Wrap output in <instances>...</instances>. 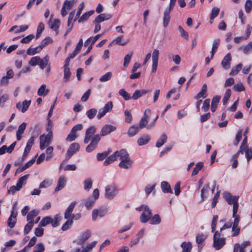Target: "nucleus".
<instances>
[{
  "label": "nucleus",
  "mask_w": 252,
  "mask_h": 252,
  "mask_svg": "<svg viewBox=\"0 0 252 252\" xmlns=\"http://www.w3.org/2000/svg\"><path fill=\"white\" fill-rule=\"evenodd\" d=\"M136 209L139 211H142L140 218L141 222L146 223L151 219L152 215V211L147 205H142Z\"/></svg>",
  "instance_id": "f257e3e1"
},
{
  "label": "nucleus",
  "mask_w": 252,
  "mask_h": 252,
  "mask_svg": "<svg viewBox=\"0 0 252 252\" xmlns=\"http://www.w3.org/2000/svg\"><path fill=\"white\" fill-rule=\"evenodd\" d=\"M225 244V239L220 237V233L219 231L215 232L213 237V246L216 250L221 249Z\"/></svg>",
  "instance_id": "f03ea898"
},
{
  "label": "nucleus",
  "mask_w": 252,
  "mask_h": 252,
  "mask_svg": "<svg viewBox=\"0 0 252 252\" xmlns=\"http://www.w3.org/2000/svg\"><path fill=\"white\" fill-rule=\"evenodd\" d=\"M119 192L117 185L111 184L105 187V197L108 199H112Z\"/></svg>",
  "instance_id": "7ed1b4c3"
},
{
  "label": "nucleus",
  "mask_w": 252,
  "mask_h": 252,
  "mask_svg": "<svg viewBox=\"0 0 252 252\" xmlns=\"http://www.w3.org/2000/svg\"><path fill=\"white\" fill-rule=\"evenodd\" d=\"M91 235V231L89 230H86L81 233L78 238L76 240H74L73 243L80 246H83L85 242L90 237Z\"/></svg>",
  "instance_id": "20e7f679"
},
{
  "label": "nucleus",
  "mask_w": 252,
  "mask_h": 252,
  "mask_svg": "<svg viewBox=\"0 0 252 252\" xmlns=\"http://www.w3.org/2000/svg\"><path fill=\"white\" fill-rule=\"evenodd\" d=\"M100 140V135L98 134L94 135L92 138L91 143L87 146L86 150L87 152H91L94 150L97 147V145Z\"/></svg>",
  "instance_id": "39448f33"
},
{
  "label": "nucleus",
  "mask_w": 252,
  "mask_h": 252,
  "mask_svg": "<svg viewBox=\"0 0 252 252\" xmlns=\"http://www.w3.org/2000/svg\"><path fill=\"white\" fill-rule=\"evenodd\" d=\"M113 103L112 101L108 102L103 108L100 109L97 115L98 119H100L103 117L107 113L110 112L112 111L113 108Z\"/></svg>",
  "instance_id": "423d86ee"
},
{
  "label": "nucleus",
  "mask_w": 252,
  "mask_h": 252,
  "mask_svg": "<svg viewBox=\"0 0 252 252\" xmlns=\"http://www.w3.org/2000/svg\"><path fill=\"white\" fill-rule=\"evenodd\" d=\"M76 2V0H65L61 9L62 16L63 17L66 16L68 13L67 10H70Z\"/></svg>",
  "instance_id": "0eeeda50"
},
{
  "label": "nucleus",
  "mask_w": 252,
  "mask_h": 252,
  "mask_svg": "<svg viewBox=\"0 0 252 252\" xmlns=\"http://www.w3.org/2000/svg\"><path fill=\"white\" fill-rule=\"evenodd\" d=\"M159 50L155 49L152 53V72H155L157 69L158 61L159 58Z\"/></svg>",
  "instance_id": "6e6552de"
},
{
  "label": "nucleus",
  "mask_w": 252,
  "mask_h": 252,
  "mask_svg": "<svg viewBox=\"0 0 252 252\" xmlns=\"http://www.w3.org/2000/svg\"><path fill=\"white\" fill-rule=\"evenodd\" d=\"M174 6L169 5V6L166 8L163 13V25L164 28H166L168 25L170 19V12L173 9Z\"/></svg>",
  "instance_id": "1a4fd4ad"
},
{
  "label": "nucleus",
  "mask_w": 252,
  "mask_h": 252,
  "mask_svg": "<svg viewBox=\"0 0 252 252\" xmlns=\"http://www.w3.org/2000/svg\"><path fill=\"white\" fill-rule=\"evenodd\" d=\"M150 114H151L150 110L146 109L145 111L144 115L141 118V119L139 122V125L138 126V127L140 129L143 128L146 126V125L148 122V121H149V116H150Z\"/></svg>",
  "instance_id": "9d476101"
},
{
  "label": "nucleus",
  "mask_w": 252,
  "mask_h": 252,
  "mask_svg": "<svg viewBox=\"0 0 252 252\" xmlns=\"http://www.w3.org/2000/svg\"><path fill=\"white\" fill-rule=\"evenodd\" d=\"M96 131V128L94 126H91L87 129L85 133V137L84 140V143L87 144L89 142L91 138L95 133Z\"/></svg>",
  "instance_id": "9b49d317"
},
{
  "label": "nucleus",
  "mask_w": 252,
  "mask_h": 252,
  "mask_svg": "<svg viewBox=\"0 0 252 252\" xmlns=\"http://www.w3.org/2000/svg\"><path fill=\"white\" fill-rule=\"evenodd\" d=\"M116 127L111 125H104L101 129L100 135L101 136H104L109 134L111 132L115 131Z\"/></svg>",
  "instance_id": "f8f14e48"
},
{
  "label": "nucleus",
  "mask_w": 252,
  "mask_h": 252,
  "mask_svg": "<svg viewBox=\"0 0 252 252\" xmlns=\"http://www.w3.org/2000/svg\"><path fill=\"white\" fill-rule=\"evenodd\" d=\"M80 148L79 145L77 143L71 144L67 150L66 154V158H69L75 153L79 151Z\"/></svg>",
  "instance_id": "ddd939ff"
},
{
  "label": "nucleus",
  "mask_w": 252,
  "mask_h": 252,
  "mask_svg": "<svg viewBox=\"0 0 252 252\" xmlns=\"http://www.w3.org/2000/svg\"><path fill=\"white\" fill-rule=\"evenodd\" d=\"M107 211L105 209L100 208L99 209H95L92 212V219L95 220L97 217H103L106 214Z\"/></svg>",
  "instance_id": "4468645a"
},
{
  "label": "nucleus",
  "mask_w": 252,
  "mask_h": 252,
  "mask_svg": "<svg viewBox=\"0 0 252 252\" xmlns=\"http://www.w3.org/2000/svg\"><path fill=\"white\" fill-rule=\"evenodd\" d=\"M224 197L229 204H233L238 202L239 198L238 196H233L228 192L224 194Z\"/></svg>",
  "instance_id": "2eb2a0df"
},
{
  "label": "nucleus",
  "mask_w": 252,
  "mask_h": 252,
  "mask_svg": "<svg viewBox=\"0 0 252 252\" xmlns=\"http://www.w3.org/2000/svg\"><path fill=\"white\" fill-rule=\"evenodd\" d=\"M132 164V161L130 159V158H127L126 159L121 160L119 164L120 168L123 169H128L130 168Z\"/></svg>",
  "instance_id": "dca6fc26"
},
{
  "label": "nucleus",
  "mask_w": 252,
  "mask_h": 252,
  "mask_svg": "<svg viewBox=\"0 0 252 252\" xmlns=\"http://www.w3.org/2000/svg\"><path fill=\"white\" fill-rule=\"evenodd\" d=\"M111 18L110 14L103 13L98 15L93 21V23H99L105 20H109Z\"/></svg>",
  "instance_id": "f3484780"
},
{
  "label": "nucleus",
  "mask_w": 252,
  "mask_h": 252,
  "mask_svg": "<svg viewBox=\"0 0 252 252\" xmlns=\"http://www.w3.org/2000/svg\"><path fill=\"white\" fill-rule=\"evenodd\" d=\"M231 61V54L228 53L223 59L221 62V65L225 69H228L230 67V61Z\"/></svg>",
  "instance_id": "a211bd4d"
},
{
  "label": "nucleus",
  "mask_w": 252,
  "mask_h": 252,
  "mask_svg": "<svg viewBox=\"0 0 252 252\" xmlns=\"http://www.w3.org/2000/svg\"><path fill=\"white\" fill-rule=\"evenodd\" d=\"M51 141L47 139L44 134H42L40 136V148L41 150L44 149L50 143Z\"/></svg>",
  "instance_id": "6ab92c4d"
},
{
  "label": "nucleus",
  "mask_w": 252,
  "mask_h": 252,
  "mask_svg": "<svg viewBox=\"0 0 252 252\" xmlns=\"http://www.w3.org/2000/svg\"><path fill=\"white\" fill-rule=\"evenodd\" d=\"M27 124L26 123H23L18 127V129L16 132V137L18 140H20L22 137L21 135L24 133Z\"/></svg>",
  "instance_id": "aec40b11"
},
{
  "label": "nucleus",
  "mask_w": 252,
  "mask_h": 252,
  "mask_svg": "<svg viewBox=\"0 0 252 252\" xmlns=\"http://www.w3.org/2000/svg\"><path fill=\"white\" fill-rule=\"evenodd\" d=\"M140 129L138 126H132L127 131V135L129 137H133L138 132Z\"/></svg>",
  "instance_id": "412c9836"
},
{
  "label": "nucleus",
  "mask_w": 252,
  "mask_h": 252,
  "mask_svg": "<svg viewBox=\"0 0 252 252\" xmlns=\"http://www.w3.org/2000/svg\"><path fill=\"white\" fill-rule=\"evenodd\" d=\"M207 85L204 84L202 86L201 91L198 93L195 98L196 99H198L201 97L203 98L206 97L207 96Z\"/></svg>",
  "instance_id": "4be33fe9"
},
{
  "label": "nucleus",
  "mask_w": 252,
  "mask_h": 252,
  "mask_svg": "<svg viewBox=\"0 0 252 252\" xmlns=\"http://www.w3.org/2000/svg\"><path fill=\"white\" fill-rule=\"evenodd\" d=\"M115 153H117L116 154L117 158L119 157L121 160L129 157L128 153L125 149H122L120 151H117Z\"/></svg>",
  "instance_id": "5701e85b"
},
{
  "label": "nucleus",
  "mask_w": 252,
  "mask_h": 252,
  "mask_svg": "<svg viewBox=\"0 0 252 252\" xmlns=\"http://www.w3.org/2000/svg\"><path fill=\"white\" fill-rule=\"evenodd\" d=\"M150 136L148 135H144L140 137L137 140V144L139 146H142L147 144L150 140Z\"/></svg>",
  "instance_id": "b1692460"
},
{
  "label": "nucleus",
  "mask_w": 252,
  "mask_h": 252,
  "mask_svg": "<svg viewBox=\"0 0 252 252\" xmlns=\"http://www.w3.org/2000/svg\"><path fill=\"white\" fill-rule=\"evenodd\" d=\"M65 179L63 176L60 177L56 188L55 189V191H58L62 189L65 186Z\"/></svg>",
  "instance_id": "393cba45"
},
{
  "label": "nucleus",
  "mask_w": 252,
  "mask_h": 252,
  "mask_svg": "<svg viewBox=\"0 0 252 252\" xmlns=\"http://www.w3.org/2000/svg\"><path fill=\"white\" fill-rule=\"evenodd\" d=\"M220 99V96L219 95L215 96L212 100L211 102V111L213 112H214L217 109V105L218 103L219 102Z\"/></svg>",
  "instance_id": "a878e982"
},
{
  "label": "nucleus",
  "mask_w": 252,
  "mask_h": 252,
  "mask_svg": "<svg viewBox=\"0 0 252 252\" xmlns=\"http://www.w3.org/2000/svg\"><path fill=\"white\" fill-rule=\"evenodd\" d=\"M95 202V199H93L92 197H90L88 199L84 200L85 207L89 210L92 208Z\"/></svg>",
  "instance_id": "bb28decb"
},
{
  "label": "nucleus",
  "mask_w": 252,
  "mask_h": 252,
  "mask_svg": "<svg viewBox=\"0 0 252 252\" xmlns=\"http://www.w3.org/2000/svg\"><path fill=\"white\" fill-rule=\"evenodd\" d=\"M60 21L59 19H55L53 21L50 20L49 22V26L50 29L57 31L59 28Z\"/></svg>",
  "instance_id": "cd10ccee"
},
{
  "label": "nucleus",
  "mask_w": 252,
  "mask_h": 252,
  "mask_svg": "<svg viewBox=\"0 0 252 252\" xmlns=\"http://www.w3.org/2000/svg\"><path fill=\"white\" fill-rule=\"evenodd\" d=\"M49 90L46 89V85L45 84L42 85L38 90L37 94L39 96H45L48 93Z\"/></svg>",
  "instance_id": "c85d7f7f"
},
{
  "label": "nucleus",
  "mask_w": 252,
  "mask_h": 252,
  "mask_svg": "<svg viewBox=\"0 0 252 252\" xmlns=\"http://www.w3.org/2000/svg\"><path fill=\"white\" fill-rule=\"evenodd\" d=\"M206 236L203 234H198L196 237V241L198 245L199 249L202 248V244L206 239Z\"/></svg>",
  "instance_id": "c756f323"
},
{
  "label": "nucleus",
  "mask_w": 252,
  "mask_h": 252,
  "mask_svg": "<svg viewBox=\"0 0 252 252\" xmlns=\"http://www.w3.org/2000/svg\"><path fill=\"white\" fill-rule=\"evenodd\" d=\"M41 50V47L38 46L35 48H29L27 51V53L29 55L32 56L39 53Z\"/></svg>",
  "instance_id": "7c9ffc66"
},
{
  "label": "nucleus",
  "mask_w": 252,
  "mask_h": 252,
  "mask_svg": "<svg viewBox=\"0 0 252 252\" xmlns=\"http://www.w3.org/2000/svg\"><path fill=\"white\" fill-rule=\"evenodd\" d=\"M167 137L166 135L163 133L156 144V146L159 148L162 146L166 141Z\"/></svg>",
  "instance_id": "2f4dec72"
},
{
  "label": "nucleus",
  "mask_w": 252,
  "mask_h": 252,
  "mask_svg": "<svg viewBox=\"0 0 252 252\" xmlns=\"http://www.w3.org/2000/svg\"><path fill=\"white\" fill-rule=\"evenodd\" d=\"M161 188L164 192L172 193L170 185L166 181H163L161 183Z\"/></svg>",
  "instance_id": "473e14b6"
},
{
  "label": "nucleus",
  "mask_w": 252,
  "mask_h": 252,
  "mask_svg": "<svg viewBox=\"0 0 252 252\" xmlns=\"http://www.w3.org/2000/svg\"><path fill=\"white\" fill-rule=\"evenodd\" d=\"M94 10H91L89 12H86L84 13L80 17V18L79 19L78 22H84L87 20L89 17L92 15L93 14H94Z\"/></svg>",
  "instance_id": "72a5a7b5"
},
{
  "label": "nucleus",
  "mask_w": 252,
  "mask_h": 252,
  "mask_svg": "<svg viewBox=\"0 0 252 252\" xmlns=\"http://www.w3.org/2000/svg\"><path fill=\"white\" fill-rule=\"evenodd\" d=\"M117 153H114L112 155L109 156L104 161V165L107 166L112 162L114 161L117 159L116 154Z\"/></svg>",
  "instance_id": "f704fd0d"
},
{
  "label": "nucleus",
  "mask_w": 252,
  "mask_h": 252,
  "mask_svg": "<svg viewBox=\"0 0 252 252\" xmlns=\"http://www.w3.org/2000/svg\"><path fill=\"white\" fill-rule=\"evenodd\" d=\"M119 94L122 96L125 100H128L132 99L130 94L124 89H121L119 90Z\"/></svg>",
  "instance_id": "c9c22d12"
},
{
  "label": "nucleus",
  "mask_w": 252,
  "mask_h": 252,
  "mask_svg": "<svg viewBox=\"0 0 252 252\" xmlns=\"http://www.w3.org/2000/svg\"><path fill=\"white\" fill-rule=\"evenodd\" d=\"M123 38V35L118 36L116 39L112 41V43H115L116 44H118L121 46H125L128 42V41L127 40L126 41L122 42V40Z\"/></svg>",
  "instance_id": "e433bc0d"
},
{
  "label": "nucleus",
  "mask_w": 252,
  "mask_h": 252,
  "mask_svg": "<svg viewBox=\"0 0 252 252\" xmlns=\"http://www.w3.org/2000/svg\"><path fill=\"white\" fill-rule=\"evenodd\" d=\"M49 62V57L48 56H46L43 58V59H40V61L38 63V65H39L41 69H43L45 68L48 64Z\"/></svg>",
  "instance_id": "4c0bfd02"
},
{
  "label": "nucleus",
  "mask_w": 252,
  "mask_h": 252,
  "mask_svg": "<svg viewBox=\"0 0 252 252\" xmlns=\"http://www.w3.org/2000/svg\"><path fill=\"white\" fill-rule=\"evenodd\" d=\"M182 252H190L192 246L190 242H183L181 245Z\"/></svg>",
  "instance_id": "58836bf2"
},
{
  "label": "nucleus",
  "mask_w": 252,
  "mask_h": 252,
  "mask_svg": "<svg viewBox=\"0 0 252 252\" xmlns=\"http://www.w3.org/2000/svg\"><path fill=\"white\" fill-rule=\"evenodd\" d=\"M71 76V72L69 67H63V78L64 82H68Z\"/></svg>",
  "instance_id": "ea45409f"
},
{
  "label": "nucleus",
  "mask_w": 252,
  "mask_h": 252,
  "mask_svg": "<svg viewBox=\"0 0 252 252\" xmlns=\"http://www.w3.org/2000/svg\"><path fill=\"white\" fill-rule=\"evenodd\" d=\"M102 35H103V33L102 34H98L95 35L94 37L89 38L85 43V46L88 45L89 42H91L92 45L94 44Z\"/></svg>",
  "instance_id": "a19ab883"
},
{
  "label": "nucleus",
  "mask_w": 252,
  "mask_h": 252,
  "mask_svg": "<svg viewBox=\"0 0 252 252\" xmlns=\"http://www.w3.org/2000/svg\"><path fill=\"white\" fill-rule=\"evenodd\" d=\"M203 163L202 162H198L196 165L195 167H194L193 170L192 172V176L196 175L203 167Z\"/></svg>",
  "instance_id": "79ce46f5"
},
{
  "label": "nucleus",
  "mask_w": 252,
  "mask_h": 252,
  "mask_svg": "<svg viewBox=\"0 0 252 252\" xmlns=\"http://www.w3.org/2000/svg\"><path fill=\"white\" fill-rule=\"evenodd\" d=\"M38 214V212L36 210H32L28 214L27 220L33 221V219Z\"/></svg>",
  "instance_id": "37998d69"
},
{
  "label": "nucleus",
  "mask_w": 252,
  "mask_h": 252,
  "mask_svg": "<svg viewBox=\"0 0 252 252\" xmlns=\"http://www.w3.org/2000/svg\"><path fill=\"white\" fill-rule=\"evenodd\" d=\"M151 220L150 222L151 224H158L161 221L160 217L158 214L155 215L152 218L151 217Z\"/></svg>",
  "instance_id": "c03bdc74"
},
{
  "label": "nucleus",
  "mask_w": 252,
  "mask_h": 252,
  "mask_svg": "<svg viewBox=\"0 0 252 252\" xmlns=\"http://www.w3.org/2000/svg\"><path fill=\"white\" fill-rule=\"evenodd\" d=\"M209 189L210 187L209 184L205 185L201 191V198L202 201H203L205 198V193L208 192Z\"/></svg>",
  "instance_id": "a18cd8bd"
},
{
  "label": "nucleus",
  "mask_w": 252,
  "mask_h": 252,
  "mask_svg": "<svg viewBox=\"0 0 252 252\" xmlns=\"http://www.w3.org/2000/svg\"><path fill=\"white\" fill-rule=\"evenodd\" d=\"M52 218L50 217H46L44 218L40 222L39 226L40 227L45 226L47 224L51 223Z\"/></svg>",
  "instance_id": "49530a36"
},
{
  "label": "nucleus",
  "mask_w": 252,
  "mask_h": 252,
  "mask_svg": "<svg viewBox=\"0 0 252 252\" xmlns=\"http://www.w3.org/2000/svg\"><path fill=\"white\" fill-rule=\"evenodd\" d=\"M220 12V9L218 7H214L212 8V11H211V15L210 17V23H212V22L211 21L213 20L215 18H216L217 15L219 14Z\"/></svg>",
  "instance_id": "de8ad7c7"
},
{
  "label": "nucleus",
  "mask_w": 252,
  "mask_h": 252,
  "mask_svg": "<svg viewBox=\"0 0 252 252\" xmlns=\"http://www.w3.org/2000/svg\"><path fill=\"white\" fill-rule=\"evenodd\" d=\"M45 247L43 243L37 244L34 248L33 252H44Z\"/></svg>",
  "instance_id": "09e8293b"
},
{
  "label": "nucleus",
  "mask_w": 252,
  "mask_h": 252,
  "mask_svg": "<svg viewBox=\"0 0 252 252\" xmlns=\"http://www.w3.org/2000/svg\"><path fill=\"white\" fill-rule=\"evenodd\" d=\"M245 153V156L247 159V161H249L252 158V149L247 147L246 149H243V152Z\"/></svg>",
  "instance_id": "8fccbe9b"
},
{
  "label": "nucleus",
  "mask_w": 252,
  "mask_h": 252,
  "mask_svg": "<svg viewBox=\"0 0 252 252\" xmlns=\"http://www.w3.org/2000/svg\"><path fill=\"white\" fill-rule=\"evenodd\" d=\"M40 61V58L38 56L33 57L29 61V63L32 66H35L38 64Z\"/></svg>",
  "instance_id": "3c124183"
},
{
  "label": "nucleus",
  "mask_w": 252,
  "mask_h": 252,
  "mask_svg": "<svg viewBox=\"0 0 252 252\" xmlns=\"http://www.w3.org/2000/svg\"><path fill=\"white\" fill-rule=\"evenodd\" d=\"M242 66L243 65L241 63H239L237 65H236L235 67L232 68L230 72V75H236L240 71V70L242 69Z\"/></svg>",
  "instance_id": "603ef678"
},
{
  "label": "nucleus",
  "mask_w": 252,
  "mask_h": 252,
  "mask_svg": "<svg viewBox=\"0 0 252 252\" xmlns=\"http://www.w3.org/2000/svg\"><path fill=\"white\" fill-rule=\"evenodd\" d=\"M84 189L85 190H89L92 187L93 182L90 178L86 179L84 183Z\"/></svg>",
  "instance_id": "864d4df0"
},
{
  "label": "nucleus",
  "mask_w": 252,
  "mask_h": 252,
  "mask_svg": "<svg viewBox=\"0 0 252 252\" xmlns=\"http://www.w3.org/2000/svg\"><path fill=\"white\" fill-rule=\"evenodd\" d=\"M133 55V52H130L127 55H126L124 58V66L125 67H127L131 61L132 56Z\"/></svg>",
  "instance_id": "5fc2aeb1"
},
{
  "label": "nucleus",
  "mask_w": 252,
  "mask_h": 252,
  "mask_svg": "<svg viewBox=\"0 0 252 252\" xmlns=\"http://www.w3.org/2000/svg\"><path fill=\"white\" fill-rule=\"evenodd\" d=\"M52 42H53V40L52 38H51L49 37H47L41 41L39 46L41 47V49H42L43 48L45 47L48 44H50V43H52Z\"/></svg>",
  "instance_id": "6e6d98bb"
},
{
  "label": "nucleus",
  "mask_w": 252,
  "mask_h": 252,
  "mask_svg": "<svg viewBox=\"0 0 252 252\" xmlns=\"http://www.w3.org/2000/svg\"><path fill=\"white\" fill-rule=\"evenodd\" d=\"M112 76V73L111 72H108L99 78V81L100 82H106L111 78Z\"/></svg>",
  "instance_id": "4d7b16f0"
},
{
  "label": "nucleus",
  "mask_w": 252,
  "mask_h": 252,
  "mask_svg": "<svg viewBox=\"0 0 252 252\" xmlns=\"http://www.w3.org/2000/svg\"><path fill=\"white\" fill-rule=\"evenodd\" d=\"M28 176V175H26L19 179L16 184V186L18 187L19 189H21L22 188V185H23L24 182H25L27 179Z\"/></svg>",
  "instance_id": "13d9d810"
},
{
  "label": "nucleus",
  "mask_w": 252,
  "mask_h": 252,
  "mask_svg": "<svg viewBox=\"0 0 252 252\" xmlns=\"http://www.w3.org/2000/svg\"><path fill=\"white\" fill-rule=\"evenodd\" d=\"M33 226V221H29L25 226L24 228V234L26 235L32 229Z\"/></svg>",
  "instance_id": "bf43d9fd"
},
{
  "label": "nucleus",
  "mask_w": 252,
  "mask_h": 252,
  "mask_svg": "<svg viewBox=\"0 0 252 252\" xmlns=\"http://www.w3.org/2000/svg\"><path fill=\"white\" fill-rule=\"evenodd\" d=\"M31 100H25L23 102V103L22 104V108L21 109V111L23 113L25 112L27 110L28 108H29V107L30 106V105L31 104Z\"/></svg>",
  "instance_id": "052dcab7"
},
{
  "label": "nucleus",
  "mask_w": 252,
  "mask_h": 252,
  "mask_svg": "<svg viewBox=\"0 0 252 252\" xmlns=\"http://www.w3.org/2000/svg\"><path fill=\"white\" fill-rule=\"evenodd\" d=\"M53 151V148L52 146L48 147L46 150V154L47 156L46 157V159L49 160L52 158V153Z\"/></svg>",
  "instance_id": "680f3d73"
},
{
  "label": "nucleus",
  "mask_w": 252,
  "mask_h": 252,
  "mask_svg": "<svg viewBox=\"0 0 252 252\" xmlns=\"http://www.w3.org/2000/svg\"><path fill=\"white\" fill-rule=\"evenodd\" d=\"M96 113H97L96 109H94V108H92L87 111V117L90 119H92L93 118H94V117L96 115Z\"/></svg>",
  "instance_id": "e2e57ef3"
},
{
  "label": "nucleus",
  "mask_w": 252,
  "mask_h": 252,
  "mask_svg": "<svg viewBox=\"0 0 252 252\" xmlns=\"http://www.w3.org/2000/svg\"><path fill=\"white\" fill-rule=\"evenodd\" d=\"M125 122L130 123L132 121V115L130 111L126 110L125 111Z\"/></svg>",
  "instance_id": "0e129e2a"
},
{
  "label": "nucleus",
  "mask_w": 252,
  "mask_h": 252,
  "mask_svg": "<svg viewBox=\"0 0 252 252\" xmlns=\"http://www.w3.org/2000/svg\"><path fill=\"white\" fill-rule=\"evenodd\" d=\"M73 223V220L72 219H67V220L63 224L62 227V229L63 231L66 230L67 229H68L70 226L72 225Z\"/></svg>",
  "instance_id": "69168bd1"
},
{
  "label": "nucleus",
  "mask_w": 252,
  "mask_h": 252,
  "mask_svg": "<svg viewBox=\"0 0 252 252\" xmlns=\"http://www.w3.org/2000/svg\"><path fill=\"white\" fill-rule=\"evenodd\" d=\"M17 219L15 218H13L11 217H9L7 220V225L10 228H12L14 227L16 223Z\"/></svg>",
  "instance_id": "338daca9"
},
{
  "label": "nucleus",
  "mask_w": 252,
  "mask_h": 252,
  "mask_svg": "<svg viewBox=\"0 0 252 252\" xmlns=\"http://www.w3.org/2000/svg\"><path fill=\"white\" fill-rule=\"evenodd\" d=\"M233 89L237 92H241L245 90V87L241 82L237 83L233 86Z\"/></svg>",
  "instance_id": "774afa93"
}]
</instances>
